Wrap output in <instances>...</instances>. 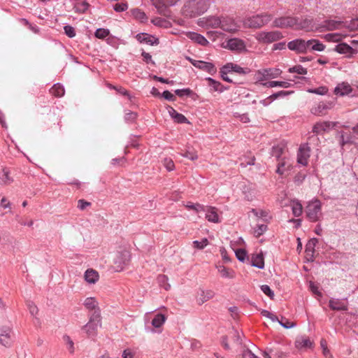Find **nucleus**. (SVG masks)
<instances>
[{
  "instance_id": "nucleus-13",
  "label": "nucleus",
  "mask_w": 358,
  "mask_h": 358,
  "mask_svg": "<svg viewBox=\"0 0 358 358\" xmlns=\"http://www.w3.org/2000/svg\"><path fill=\"white\" fill-rule=\"evenodd\" d=\"M287 48L297 54H305V40L296 38L287 43Z\"/></svg>"
},
{
  "instance_id": "nucleus-33",
  "label": "nucleus",
  "mask_w": 358,
  "mask_h": 358,
  "mask_svg": "<svg viewBox=\"0 0 358 358\" xmlns=\"http://www.w3.org/2000/svg\"><path fill=\"white\" fill-rule=\"evenodd\" d=\"M84 306L90 311L95 312L96 310H100L98 307V302L93 297L87 298L85 300Z\"/></svg>"
},
{
  "instance_id": "nucleus-4",
  "label": "nucleus",
  "mask_w": 358,
  "mask_h": 358,
  "mask_svg": "<svg viewBox=\"0 0 358 358\" xmlns=\"http://www.w3.org/2000/svg\"><path fill=\"white\" fill-rule=\"evenodd\" d=\"M272 19V16L268 13L258 14L245 18L243 24L245 27L258 29L268 24Z\"/></svg>"
},
{
  "instance_id": "nucleus-22",
  "label": "nucleus",
  "mask_w": 358,
  "mask_h": 358,
  "mask_svg": "<svg viewBox=\"0 0 358 358\" xmlns=\"http://www.w3.org/2000/svg\"><path fill=\"white\" fill-rule=\"evenodd\" d=\"M215 296V292L212 290L200 289L197 294V301L199 304H202L211 299Z\"/></svg>"
},
{
  "instance_id": "nucleus-46",
  "label": "nucleus",
  "mask_w": 358,
  "mask_h": 358,
  "mask_svg": "<svg viewBox=\"0 0 358 358\" xmlns=\"http://www.w3.org/2000/svg\"><path fill=\"white\" fill-rule=\"evenodd\" d=\"M327 41L338 42L341 41L342 36L338 33L327 34L324 36Z\"/></svg>"
},
{
  "instance_id": "nucleus-24",
  "label": "nucleus",
  "mask_w": 358,
  "mask_h": 358,
  "mask_svg": "<svg viewBox=\"0 0 358 358\" xmlns=\"http://www.w3.org/2000/svg\"><path fill=\"white\" fill-rule=\"evenodd\" d=\"M335 51L340 54H346L350 57L355 54L357 51L346 43H339L335 47Z\"/></svg>"
},
{
  "instance_id": "nucleus-20",
  "label": "nucleus",
  "mask_w": 358,
  "mask_h": 358,
  "mask_svg": "<svg viewBox=\"0 0 358 358\" xmlns=\"http://www.w3.org/2000/svg\"><path fill=\"white\" fill-rule=\"evenodd\" d=\"M194 66H195L199 69L203 70V71L209 73L211 75H213L217 71V69H216L215 65L210 62L200 61V62L194 63Z\"/></svg>"
},
{
  "instance_id": "nucleus-29",
  "label": "nucleus",
  "mask_w": 358,
  "mask_h": 358,
  "mask_svg": "<svg viewBox=\"0 0 358 358\" xmlns=\"http://www.w3.org/2000/svg\"><path fill=\"white\" fill-rule=\"evenodd\" d=\"M13 181L10 176V171L7 169H3L0 171V184L2 185H8Z\"/></svg>"
},
{
  "instance_id": "nucleus-11",
  "label": "nucleus",
  "mask_w": 358,
  "mask_h": 358,
  "mask_svg": "<svg viewBox=\"0 0 358 358\" xmlns=\"http://www.w3.org/2000/svg\"><path fill=\"white\" fill-rule=\"evenodd\" d=\"M220 28L227 32H235L238 30V26L234 20L229 17L221 18Z\"/></svg>"
},
{
  "instance_id": "nucleus-50",
  "label": "nucleus",
  "mask_w": 358,
  "mask_h": 358,
  "mask_svg": "<svg viewBox=\"0 0 358 358\" xmlns=\"http://www.w3.org/2000/svg\"><path fill=\"white\" fill-rule=\"evenodd\" d=\"M110 34L108 29L99 28L95 31V36L98 38L103 39L107 37Z\"/></svg>"
},
{
  "instance_id": "nucleus-49",
  "label": "nucleus",
  "mask_w": 358,
  "mask_h": 358,
  "mask_svg": "<svg viewBox=\"0 0 358 358\" xmlns=\"http://www.w3.org/2000/svg\"><path fill=\"white\" fill-rule=\"evenodd\" d=\"M292 93H293L292 91H283V90H281V91H279L276 93H274L271 95H270V99H272L273 101L278 98H280V97H284L285 96H287L289 94H291Z\"/></svg>"
},
{
  "instance_id": "nucleus-42",
  "label": "nucleus",
  "mask_w": 358,
  "mask_h": 358,
  "mask_svg": "<svg viewBox=\"0 0 358 358\" xmlns=\"http://www.w3.org/2000/svg\"><path fill=\"white\" fill-rule=\"evenodd\" d=\"M169 278L165 275H159L157 277V281L161 287L164 288L166 290L170 289L171 285L168 283Z\"/></svg>"
},
{
  "instance_id": "nucleus-2",
  "label": "nucleus",
  "mask_w": 358,
  "mask_h": 358,
  "mask_svg": "<svg viewBox=\"0 0 358 358\" xmlns=\"http://www.w3.org/2000/svg\"><path fill=\"white\" fill-rule=\"evenodd\" d=\"M310 21L305 20L303 24L298 22V19L292 17H280L273 21V26L279 28H288L296 26V29H306L308 27Z\"/></svg>"
},
{
  "instance_id": "nucleus-1",
  "label": "nucleus",
  "mask_w": 358,
  "mask_h": 358,
  "mask_svg": "<svg viewBox=\"0 0 358 358\" xmlns=\"http://www.w3.org/2000/svg\"><path fill=\"white\" fill-rule=\"evenodd\" d=\"M208 0H189L182 7V15L187 17H195L204 13L209 8Z\"/></svg>"
},
{
  "instance_id": "nucleus-62",
  "label": "nucleus",
  "mask_w": 358,
  "mask_h": 358,
  "mask_svg": "<svg viewBox=\"0 0 358 358\" xmlns=\"http://www.w3.org/2000/svg\"><path fill=\"white\" fill-rule=\"evenodd\" d=\"M164 165L169 171H173L175 167L173 160L168 158L164 159Z\"/></svg>"
},
{
  "instance_id": "nucleus-55",
  "label": "nucleus",
  "mask_w": 358,
  "mask_h": 358,
  "mask_svg": "<svg viewBox=\"0 0 358 358\" xmlns=\"http://www.w3.org/2000/svg\"><path fill=\"white\" fill-rule=\"evenodd\" d=\"M64 341L68 345V349L71 353L74 352V344L71 338L67 336L64 335L63 336Z\"/></svg>"
},
{
  "instance_id": "nucleus-54",
  "label": "nucleus",
  "mask_w": 358,
  "mask_h": 358,
  "mask_svg": "<svg viewBox=\"0 0 358 358\" xmlns=\"http://www.w3.org/2000/svg\"><path fill=\"white\" fill-rule=\"evenodd\" d=\"M309 92L320 95H324L328 92V89L326 87L321 86L317 88L308 90Z\"/></svg>"
},
{
  "instance_id": "nucleus-9",
  "label": "nucleus",
  "mask_w": 358,
  "mask_h": 358,
  "mask_svg": "<svg viewBox=\"0 0 358 358\" xmlns=\"http://www.w3.org/2000/svg\"><path fill=\"white\" fill-rule=\"evenodd\" d=\"M344 22L335 20H326L318 24L316 29L322 32L325 31H334L341 29L344 27Z\"/></svg>"
},
{
  "instance_id": "nucleus-40",
  "label": "nucleus",
  "mask_w": 358,
  "mask_h": 358,
  "mask_svg": "<svg viewBox=\"0 0 358 358\" xmlns=\"http://www.w3.org/2000/svg\"><path fill=\"white\" fill-rule=\"evenodd\" d=\"M221 18L216 16H211L206 20V24L212 28L220 27Z\"/></svg>"
},
{
  "instance_id": "nucleus-51",
  "label": "nucleus",
  "mask_w": 358,
  "mask_h": 358,
  "mask_svg": "<svg viewBox=\"0 0 358 358\" xmlns=\"http://www.w3.org/2000/svg\"><path fill=\"white\" fill-rule=\"evenodd\" d=\"M208 244V241L206 238H203L201 241H193L194 248L201 250L203 249Z\"/></svg>"
},
{
  "instance_id": "nucleus-43",
  "label": "nucleus",
  "mask_w": 358,
  "mask_h": 358,
  "mask_svg": "<svg viewBox=\"0 0 358 358\" xmlns=\"http://www.w3.org/2000/svg\"><path fill=\"white\" fill-rule=\"evenodd\" d=\"M206 80H208L209 85L212 87L215 91L220 92L223 91L222 85L220 82L216 81L211 78H208Z\"/></svg>"
},
{
  "instance_id": "nucleus-6",
  "label": "nucleus",
  "mask_w": 358,
  "mask_h": 358,
  "mask_svg": "<svg viewBox=\"0 0 358 358\" xmlns=\"http://www.w3.org/2000/svg\"><path fill=\"white\" fill-rule=\"evenodd\" d=\"M282 71L277 68L263 69L256 72L255 76L257 82H262L268 79L278 78Z\"/></svg>"
},
{
  "instance_id": "nucleus-14",
  "label": "nucleus",
  "mask_w": 358,
  "mask_h": 358,
  "mask_svg": "<svg viewBox=\"0 0 358 358\" xmlns=\"http://www.w3.org/2000/svg\"><path fill=\"white\" fill-rule=\"evenodd\" d=\"M222 72H235L240 75H245L250 72V69L248 68H243L238 64L230 62L222 67Z\"/></svg>"
},
{
  "instance_id": "nucleus-61",
  "label": "nucleus",
  "mask_w": 358,
  "mask_h": 358,
  "mask_svg": "<svg viewBox=\"0 0 358 358\" xmlns=\"http://www.w3.org/2000/svg\"><path fill=\"white\" fill-rule=\"evenodd\" d=\"M192 90L189 88L186 89H181V90H176L175 91V93L178 96H189L192 94Z\"/></svg>"
},
{
  "instance_id": "nucleus-17",
  "label": "nucleus",
  "mask_w": 358,
  "mask_h": 358,
  "mask_svg": "<svg viewBox=\"0 0 358 358\" xmlns=\"http://www.w3.org/2000/svg\"><path fill=\"white\" fill-rule=\"evenodd\" d=\"M202 212H206V218L208 221L213 223L220 222L217 209L212 206H205V210Z\"/></svg>"
},
{
  "instance_id": "nucleus-8",
  "label": "nucleus",
  "mask_w": 358,
  "mask_h": 358,
  "mask_svg": "<svg viewBox=\"0 0 358 358\" xmlns=\"http://www.w3.org/2000/svg\"><path fill=\"white\" fill-rule=\"evenodd\" d=\"M131 255L128 250H124L118 252L114 259L116 271H121L130 261Z\"/></svg>"
},
{
  "instance_id": "nucleus-36",
  "label": "nucleus",
  "mask_w": 358,
  "mask_h": 358,
  "mask_svg": "<svg viewBox=\"0 0 358 358\" xmlns=\"http://www.w3.org/2000/svg\"><path fill=\"white\" fill-rule=\"evenodd\" d=\"M166 320V316L162 313H157L152 320V325L155 328L161 327Z\"/></svg>"
},
{
  "instance_id": "nucleus-37",
  "label": "nucleus",
  "mask_w": 358,
  "mask_h": 358,
  "mask_svg": "<svg viewBox=\"0 0 358 358\" xmlns=\"http://www.w3.org/2000/svg\"><path fill=\"white\" fill-rule=\"evenodd\" d=\"M292 210L295 217H299L303 213V207L298 200L292 201Z\"/></svg>"
},
{
  "instance_id": "nucleus-38",
  "label": "nucleus",
  "mask_w": 358,
  "mask_h": 358,
  "mask_svg": "<svg viewBox=\"0 0 358 358\" xmlns=\"http://www.w3.org/2000/svg\"><path fill=\"white\" fill-rule=\"evenodd\" d=\"M89 6V3L85 1H77L74 4L75 12L83 13L88 9Z\"/></svg>"
},
{
  "instance_id": "nucleus-10",
  "label": "nucleus",
  "mask_w": 358,
  "mask_h": 358,
  "mask_svg": "<svg viewBox=\"0 0 358 358\" xmlns=\"http://www.w3.org/2000/svg\"><path fill=\"white\" fill-rule=\"evenodd\" d=\"M334 92L336 95L340 96H349L354 97L357 96L355 90L347 82L338 83L335 87Z\"/></svg>"
},
{
  "instance_id": "nucleus-56",
  "label": "nucleus",
  "mask_w": 358,
  "mask_h": 358,
  "mask_svg": "<svg viewBox=\"0 0 358 358\" xmlns=\"http://www.w3.org/2000/svg\"><path fill=\"white\" fill-rule=\"evenodd\" d=\"M65 34L69 38H73L76 36L75 29L71 25H66L64 27Z\"/></svg>"
},
{
  "instance_id": "nucleus-48",
  "label": "nucleus",
  "mask_w": 358,
  "mask_h": 358,
  "mask_svg": "<svg viewBox=\"0 0 358 358\" xmlns=\"http://www.w3.org/2000/svg\"><path fill=\"white\" fill-rule=\"evenodd\" d=\"M344 27L350 31H355L358 29V19H353L350 22H344Z\"/></svg>"
},
{
  "instance_id": "nucleus-27",
  "label": "nucleus",
  "mask_w": 358,
  "mask_h": 358,
  "mask_svg": "<svg viewBox=\"0 0 358 358\" xmlns=\"http://www.w3.org/2000/svg\"><path fill=\"white\" fill-rule=\"evenodd\" d=\"M187 36L189 39L201 45H206L208 44V41L206 40V38L198 33L189 32Z\"/></svg>"
},
{
  "instance_id": "nucleus-52",
  "label": "nucleus",
  "mask_w": 358,
  "mask_h": 358,
  "mask_svg": "<svg viewBox=\"0 0 358 358\" xmlns=\"http://www.w3.org/2000/svg\"><path fill=\"white\" fill-rule=\"evenodd\" d=\"M267 230V225L266 224H258L256 228L254 229V234L256 237H259Z\"/></svg>"
},
{
  "instance_id": "nucleus-60",
  "label": "nucleus",
  "mask_w": 358,
  "mask_h": 358,
  "mask_svg": "<svg viewBox=\"0 0 358 358\" xmlns=\"http://www.w3.org/2000/svg\"><path fill=\"white\" fill-rule=\"evenodd\" d=\"M137 116H138V115L136 113L132 112V111H129V112L126 113L124 119L127 122H132L135 121V120L137 118Z\"/></svg>"
},
{
  "instance_id": "nucleus-16",
  "label": "nucleus",
  "mask_w": 358,
  "mask_h": 358,
  "mask_svg": "<svg viewBox=\"0 0 358 358\" xmlns=\"http://www.w3.org/2000/svg\"><path fill=\"white\" fill-rule=\"evenodd\" d=\"M136 38L141 43H145L150 45H158L159 39L154 36L146 33H140L136 36Z\"/></svg>"
},
{
  "instance_id": "nucleus-19",
  "label": "nucleus",
  "mask_w": 358,
  "mask_h": 358,
  "mask_svg": "<svg viewBox=\"0 0 358 358\" xmlns=\"http://www.w3.org/2000/svg\"><path fill=\"white\" fill-rule=\"evenodd\" d=\"M329 306L333 310H348V305L343 300L339 299H331L329 301Z\"/></svg>"
},
{
  "instance_id": "nucleus-35",
  "label": "nucleus",
  "mask_w": 358,
  "mask_h": 358,
  "mask_svg": "<svg viewBox=\"0 0 358 358\" xmlns=\"http://www.w3.org/2000/svg\"><path fill=\"white\" fill-rule=\"evenodd\" d=\"M64 92V87L59 83L55 84L50 90V93L56 97L63 96Z\"/></svg>"
},
{
  "instance_id": "nucleus-26",
  "label": "nucleus",
  "mask_w": 358,
  "mask_h": 358,
  "mask_svg": "<svg viewBox=\"0 0 358 358\" xmlns=\"http://www.w3.org/2000/svg\"><path fill=\"white\" fill-rule=\"evenodd\" d=\"M290 168L291 164L289 163V159L286 157H284L279 160L276 173L279 175H282L286 171L289 170Z\"/></svg>"
},
{
  "instance_id": "nucleus-57",
  "label": "nucleus",
  "mask_w": 358,
  "mask_h": 358,
  "mask_svg": "<svg viewBox=\"0 0 358 358\" xmlns=\"http://www.w3.org/2000/svg\"><path fill=\"white\" fill-rule=\"evenodd\" d=\"M261 290L268 296L270 297V299H273L274 297V292L271 289L270 287L267 285H263L261 286Z\"/></svg>"
},
{
  "instance_id": "nucleus-5",
  "label": "nucleus",
  "mask_w": 358,
  "mask_h": 358,
  "mask_svg": "<svg viewBox=\"0 0 358 358\" xmlns=\"http://www.w3.org/2000/svg\"><path fill=\"white\" fill-rule=\"evenodd\" d=\"M306 216L311 222H317L322 215L321 203L319 200L310 202L306 208Z\"/></svg>"
},
{
  "instance_id": "nucleus-58",
  "label": "nucleus",
  "mask_w": 358,
  "mask_h": 358,
  "mask_svg": "<svg viewBox=\"0 0 358 358\" xmlns=\"http://www.w3.org/2000/svg\"><path fill=\"white\" fill-rule=\"evenodd\" d=\"M236 256L240 262H243L247 256L246 251L243 249H238L236 251Z\"/></svg>"
},
{
  "instance_id": "nucleus-31",
  "label": "nucleus",
  "mask_w": 358,
  "mask_h": 358,
  "mask_svg": "<svg viewBox=\"0 0 358 358\" xmlns=\"http://www.w3.org/2000/svg\"><path fill=\"white\" fill-rule=\"evenodd\" d=\"M217 268L222 278L229 279L235 278V272L234 270L228 268L222 265L217 266Z\"/></svg>"
},
{
  "instance_id": "nucleus-41",
  "label": "nucleus",
  "mask_w": 358,
  "mask_h": 358,
  "mask_svg": "<svg viewBox=\"0 0 358 358\" xmlns=\"http://www.w3.org/2000/svg\"><path fill=\"white\" fill-rule=\"evenodd\" d=\"M185 207L188 210H194L196 213L202 212V210H205V206L198 203H193L192 202H187V204L185 205Z\"/></svg>"
},
{
  "instance_id": "nucleus-47",
  "label": "nucleus",
  "mask_w": 358,
  "mask_h": 358,
  "mask_svg": "<svg viewBox=\"0 0 358 358\" xmlns=\"http://www.w3.org/2000/svg\"><path fill=\"white\" fill-rule=\"evenodd\" d=\"M288 71L289 73H296L301 75H305L307 73V69L303 68L301 65H296L293 67L289 69Z\"/></svg>"
},
{
  "instance_id": "nucleus-53",
  "label": "nucleus",
  "mask_w": 358,
  "mask_h": 358,
  "mask_svg": "<svg viewBox=\"0 0 358 358\" xmlns=\"http://www.w3.org/2000/svg\"><path fill=\"white\" fill-rule=\"evenodd\" d=\"M279 324L285 329H289L295 327L296 324L294 322H290L285 317H282L281 320L278 321Z\"/></svg>"
},
{
  "instance_id": "nucleus-30",
  "label": "nucleus",
  "mask_w": 358,
  "mask_h": 358,
  "mask_svg": "<svg viewBox=\"0 0 358 358\" xmlns=\"http://www.w3.org/2000/svg\"><path fill=\"white\" fill-rule=\"evenodd\" d=\"M99 273L93 269H87L85 273V280L91 284H94L99 280Z\"/></svg>"
},
{
  "instance_id": "nucleus-45",
  "label": "nucleus",
  "mask_w": 358,
  "mask_h": 358,
  "mask_svg": "<svg viewBox=\"0 0 358 358\" xmlns=\"http://www.w3.org/2000/svg\"><path fill=\"white\" fill-rule=\"evenodd\" d=\"M312 45H311V50L312 51H318L322 52L324 50L325 45L322 43L320 41L317 39H313Z\"/></svg>"
},
{
  "instance_id": "nucleus-23",
  "label": "nucleus",
  "mask_w": 358,
  "mask_h": 358,
  "mask_svg": "<svg viewBox=\"0 0 358 358\" xmlns=\"http://www.w3.org/2000/svg\"><path fill=\"white\" fill-rule=\"evenodd\" d=\"M10 329L8 327H3L0 329V343L6 347L10 346Z\"/></svg>"
},
{
  "instance_id": "nucleus-63",
  "label": "nucleus",
  "mask_w": 358,
  "mask_h": 358,
  "mask_svg": "<svg viewBox=\"0 0 358 358\" xmlns=\"http://www.w3.org/2000/svg\"><path fill=\"white\" fill-rule=\"evenodd\" d=\"M241 358H259L255 354H253L250 350L246 349L243 350L241 355Z\"/></svg>"
},
{
  "instance_id": "nucleus-64",
  "label": "nucleus",
  "mask_w": 358,
  "mask_h": 358,
  "mask_svg": "<svg viewBox=\"0 0 358 358\" xmlns=\"http://www.w3.org/2000/svg\"><path fill=\"white\" fill-rule=\"evenodd\" d=\"M128 8V6L127 3H116L114 6V10L116 12H122L126 10Z\"/></svg>"
},
{
  "instance_id": "nucleus-59",
  "label": "nucleus",
  "mask_w": 358,
  "mask_h": 358,
  "mask_svg": "<svg viewBox=\"0 0 358 358\" xmlns=\"http://www.w3.org/2000/svg\"><path fill=\"white\" fill-rule=\"evenodd\" d=\"M173 120L176 122L179 123V124L189 123V122L186 118V117L184 115L179 113L176 115V117H174Z\"/></svg>"
},
{
  "instance_id": "nucleus-34",
  "label": "nucleus",
  "mask_w": 358,
  "mask_h": 358,
  "mask_svg": "<svg viewBox=\"0 0 358 358\" xmlns=\"http://www.w3.org/2000/svg\"><path fill=\"white\" fill-rule=\"evenodd\" d=\"M261 84L266 87H280L283 88H288L291 86L289 83L285 81H268Z\"/></svg>"
},
{
  "instance_id": "nucleus-21",
  "label": "nucleus",
  "mask_w": 358,
  "mask_h": 358,
  "mask_svg": "<svg viewBox=\"0 0 358 358\" xmlns=\"http://www.w3.org/2000/svg\"><path fill=\"white\" fill-rule=\"evenodd\" d=\"M295 346L298 349H307L313 347V342L306 336H301L296 338Z\"/></svg>"
},
{
  "instance_id": "nucleus-39",
  "label": "nucleus",
  "mask_w": 358,
  "mask_h": 358,
  "mask_svg": "<svg viewBox=\"0 0 358 358\" xmlns=\"http://www.w3.org/2000/svg\"><path fill=\"white\" fill-rule=\"evenodd\" d=\"M326 111L327 107L324 106V102L319 103L311 109V113L315 115H323L326 113Z\"/></svg>"
},
{
  "instance_id": "nucleus-12",
  "label": "nucleus",
  "mask_w": 358,
  "mask_h": 358,
  "mask_svg": "<svg viewBox=\"0 0 358 358\" xmlns=\"http://www.w3.org/2000/svg\"><path fill=\"white\" fill-rule=\"evenodd\" d=\"M224 48L232 51L241 52L245 50V44L243 40L234 38L227 41Z\"/></svg>"
},
{
  "instance_id": "nucleus-18",
  "label": "nucleus",
  "mask_w": 358,
  "mask_h": 358,
  "mask_svg": "<svg viewBox=\"0 0 358 358\" xmlns=\"http://www.w3.org/2000/svg\"><path fill=\"white\" fill-rule=\"evenodd\" d=\"M335 126L336 123L333 122H317L313 127V132L320 134L321 132L326 131Z\"/></svg>"
},
{
  "instance_id": "nucleus-15",
  "label": "nucleus",
  "mask_w": 358,
  "mask_h": 358,
  "mask_svg": "<svg viewBox=\"0 0 358 358\" xmlns=\"http://www.w3.org/2000/svg\"><path fill=\"white\" fill-rule=\"evenodd\" d=\"M310 157V148L308 145L304 144L300 146L297 154V162L302 165L308 164V159Z\"/></svg>"
},
{
  "instance_id": "nucleus-3",
  "label": "nucleus",
  "mask_w": 358,
  "mask_h": 358,
  "mask_svg": "<svg viewBox=\"0 0 358 358\" xmlns=\"http://www.w3.org/2000/svg\"><path fill=\"white\" fill-rule=\"evenodd\" d=\"M101 327V316L100 310L92 312L90 315L89 322L83 327L89 337L95 336L99 327Z\"/></svg>"
},
{
  "instance_id": "nucleus-32",
  "label": "nucleus",
  "mask_w": 358,
  "mask_h": 358,
  "mask_svg": "<svg viewBox=\"0 0 358 358\" xmlns=\"http://www.w3.org/2000/svg\"><path fill=\"white\" fill-rule=\"evenodd\" d=\"M251 265L258 268L264 267V261L262 254L254 255L251 259Z\"/></svg>"
},
{
  "instance_id": "nucleus-28",
  "label": "nucleus",
  "mask_w": 358,
  "mask_h": 358,
  "mask_svg": "<svg viewBox=\"0 0 358 358\" xmlns=\"http://www.w3.org/2000/svg\"><path fill=\"white\" fill-rule=\"evenodd\" d=\"M286 149V145L284 143H280L276 145H273L271 149V155L275 157L278 160L280 159V157L284 153Z\"/></svg>"
},
{
  "instance_id": "nucleus-7",
  "label": "nucleus",
  "mask_w": 358,
  "mask_h": 358,
  "mask_svg": "<svg viewBox=\"0 0 358 358\" xmlns=\"http://www.w3.org/2000/svg\"><path fill=\"white\" fill-rule=\"evenodd\" d=\"M283 37L282 33L279 31H260L257 34L256 38L263 43H271L275 42Z\"/></svg>"
},
{
  "instance_id": "nucleus-25",
  "label": "nucleus",
  "mask_w": 358,
  "mask_h": 358,
  "mask_svg": "<svg viewBox=\"0 0 358 358\" xmlns=\"http://www.w3.org/2000/svg\"><path fill=\"white\" fill-rule=\"evenodd\" d=\"M318 242V240L315 238H313L312 239H310V241H308V242L307 243L306 245V250H305V252L306 254V257L307 258L311 259L312 261L313 260V255H314V252H315V247L316 245V244Z\"/></svg>"
},
{
  "instance_id": "nucleus-44",
  "label": "nucleus",
  "mask_w": 358,
  "mask_h": 358,
  "mask_svg": "<svg viewBox=\"0 0 358 358\" xmlns=\"http://www.w3.org/2000/svg\"><path fill=\"white\" fill-rule=\"evenodd\" d=\"M132 15L134 18L140 20L141 22H144L147 20L146 15L144 12L141 11L138 8H135L132 10Z\"/></svg>"
}]
</instances>
